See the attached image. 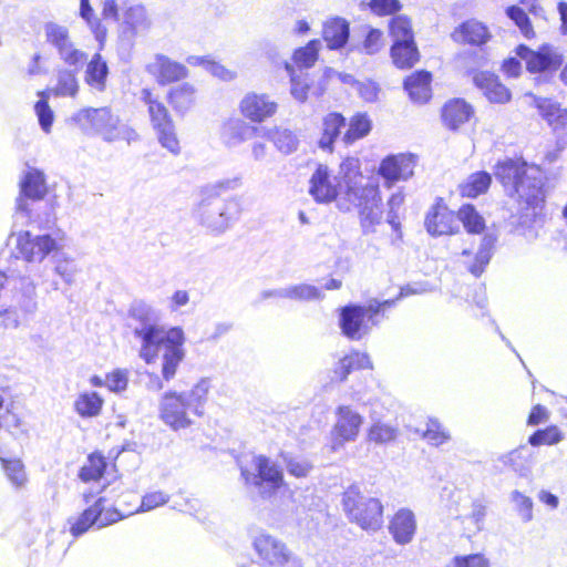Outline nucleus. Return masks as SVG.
Here are the masks:
<instances>
[{
	"label": "nucleus",
	"instance_id": "obj_60",
	"mask_svg": "<svg viewBox=\"0 0 567 567\" xmlns=\"http://www.w3.org/2000/svg\"><path fill=\"white\" fill-rule=\"evenodd\" d=\"M529 451L525 446H519L502 456L501 461L511 466L515 472H523L527 467Z\"/></svg>",
	"mask_w": 567,
	"mask_h": 567
},
{
	"label": "nucleus",
	"instance_id": "obj_35",
	"mask_svg": "<svg viewBox=\"0 0 567 567\" xmlns=\"http://www.w3.org/2000/svg\"><path fill=\"white\" fill-rule=\"evenodd\" d=\"M104 497H99L93 505L85 508L81 515L71 524L70 533L74 537H80L85 534L93 525L97 524L104 512Z\"/></svg>",
	"mask_w": 567,
	"mask_h": 567
},
{
	"label": "nucleus",
	"instance_id": "obj_32",
	"mask_svg": "<svg viewBox=\"0 0 567 567\" xmlns=\"http://www.w3.org/2000/svg\"><path fill=\"white\" fill-rule=\"evenodd\" d=\"M535 106L537 107L542 117L548 123L554 131L563 130L567 125V109L551 100L545 97L535 99Z\"/></svg>",
	"mask_w": 567,
	"mask_h": 567
},
{
	"label": "nucleus",
	"instance_id": "obj_55",
	"mask_svg": "<svg viewBox=\"0 0 567 567\" xmlns=\"http://www.w3.org/2000/svg\"><path fill=\"white\" fill-rule=\"evenodd\" d=\"M90 466H83L80 471V478L84 482L97 481L105 472L106 462L102 454H91L89 456Z\"/></svg>",
	"mask_w": 567,
	"mask_h": 567
},
{
	"label": "nucleus",
	"instance_id": "obj_22",
	"mask_svg": "<svg viewBox=\"0 0 567 567\" xmlns=\"http://www.w3.org/2000/svg\"><path fill=\"white\" fill-rule=\"evenodd\" d=\"M278 104L267 94L247 93L240 102L241 114L255 123H261L277 112Z\"/></svg>",
	"mask_w": 567,
	"mask_h": 567
},
{
	"label": "nucleus",
	"instance_id": "obj_20",
	"mask_svg": "<svg viewBox=\"0 0 567 567\" xmlns=\"http://www.w3.org/2000/svg\"><path fill=\"white\" fill-rule=\"evenodd\" d=\"M45 176L38 168L29 169L20 181V196L17 199L18 213L29 216L28 200H41L47 195Z\"/></svg>",
	"mask_w": 567,
	"mask_h": 567
},
{
	"label": "nucleus",
	"instance_id": "obj_45",
	"mask_svg": "<svg viewBox=\"0 0 567 567\" xmlns=\"http://www.w3.org/2000/svg\"><path fill=\"white\" fill-rule=\"evenodd\" d=\"M168 102L177 113L185 114L194 103V87L188 83L173 87L168 93Z\"/></svg>",
	"mask_w": 567,
	"mask_h": 567
},
{
	"label": "nucleus",
	"instance_id": "obj_9",
	"mask_svg": "<svg viewBox=\"0 0 567 567\" xmlns=\"http://www.w3.org/2000/svg\"><path fill=\"white\" fill-rule=\"evenodd\" d=\"M379 323L377 305L348 303L339 309V327L350 340H361Z\"/></svg>",
	"mask_w": 567,
	"mask_h": 567
},
{
	"label": "nucleus",
	"instance_id": "obj_40",
	"mask_svg": "<svg viewBox=\"0 0 567 567\" xmlns=\"http://www.w3.org/2000/svg\"><path fill=\"white\" fill-rule=\"evenodd\" d=\"M284 69L289 75L290 93L292 97L299 103H305L308 100V93L311 87V81L307 72L297 71V69L289 61L284 62Z\"/></svg>",
	"mask_w": 567,
	"mask_h": 567
},
{
	"label": "nucleus",
	"instance_id": "obj_48",
	"mask_svg": "<svg viewBox=\"0 0 567 567\" xmlns=\"http://www.w3.org/2000/svg\"><path fill=\"white\" fill-rule=\"evenodd\" d=\"M324 298V293L310 284H298L287 287V299L300 302L319 301Z\"/></svg>",
	"mask_w": 567,
	"mask_h": 567
},
{
	"label": "nucleus",
	"instance_id": "obj_42",
	"mask_svg": "<svg viewBox=\"0 0 567 567\" xmlns=\"http://www.w3.org/2000/svg\"><path fill=\"white\" fill-rule=\"evenodd\" d=\"M492 184V175L486 171H480L471 174L467 179L460 185V193L463 197L476 198L485 194Z\"/></svg>",
	"mask_w": 567,
	"mask_h": 567
},
{
	"label": "nucleus",
	"instance_id": "obj_10",
	"mask_svg": "<svg viewBox=\"0 0 567 567\" xmlns=\"http://www.w3.org/2000/svg\"><path fill=\"white\" fill-rule=\"evenodd\" d=\"M71 120L85 134L100 135L106 142L120 138V117L107 106L82 109L73 114Z\"/></svg>",
	"mask_w": 567,
	"mask_h": 567
},
{
	"label": "nucleus",
	"instance_id": "obj_26",
	"mask_svg": "<svg viewBox=\"0 0 567 567\" xmlns=\"http://www.w3.org/2000/svg\"><path fill=\"white\" fill-rule=\"evenodd\" d=\"M372 362L367 353L352 351L342 357L332 369V382L343 383L349 374L362 369H371Z\"/></svg>",
	"mask_w": 567,
	"mask_h": 567
},
{
	"label": "nucleus",
	"instance_id": "obj_25",
	"mask_svg": "<svg viewBox=\"0 0 567 567\" xmlns=\"http://www.w3.org/2000/svg\"><path fill=\"white\" fill-rule=\"evenodd\" d=\"M389 532L396 544L411 543L416 532L414 513L409 508H400L390 520Z\"/></svg>",
	"mask_w": 567,
	"mask_h": 567
},
{
	"label": "nucleus",
	"instance_id": "obj_43",
	"mask_svg": "<svg viewBox=\"0 0 567 567\" xmlns=\"http://www.w3.org/2000/svg\"><path fill=\"white\" fill-rule=\"evenodd\" d=\"M321 42L318 39L310 40L305 47L297 48L292 53L293 66L297 71L308 70L315 65L319 58Z\"/></svg>",
	"mask_w": 567,
	"mask_h": 567
},
{
	"label": "nucleus",
	"instance_id": "obj_24",
	"mask_svg": "<svg viewBox=\"0 0 567 567\" xmlns=\"http://www.w3.org/2000/svg\"><path fill=\"white\" fill-rule=\"evenodd\" d=\"M474 115L473 106L464 99L454 97L444 103L441 110L443 124L451 131H457Z\"/></svg>",
	"mask_w": 567,
	"mask_h": 567
},
{
	"label": "nucleus",
	"instance_id": "obj_8",
	"mask_svg": "<svg viewBox=\"0 0 567 567\" xmlns=\"http://www.w3.org/2000/svg\"><path fill=\"white\" fill-rule=\"evenodd\" d=\"M252 470L240 467V476L245 484L254 487L262 498L272 496L284 484L282 468L266 455H255L251 460Z\"/></svg>",
	"mask_w": 567,
	"mask_h": 567
},
{
	"label": "nucleus",
	"instance_id": "obj_44",
	"mask_svg": "<svg viewBox=\"0 0 567 567\" xmlns=\"http://www.w3.org/2000/svg\"><path fill=\"white\" fill-rule=\"evenodd\" d=\"M457 223L461 221L468 234H482L485 229V219L477 212L473 204H464L455 215Z\"/></svg>",
	"mask_w": 567,
	"mask_h": 567
},
{
	"label": "nucleus",
	"instance_id": "obj_17",
	"mask_svg": "<svg viewBox=\"0 0 567 567\" xmlns=\"http://www.w3.org/2000/svg\"><path fill=\"white\" fill-rule=\"evenodd\" d=\"M44 32L47 41L58 50L60 58L66 64L78 68L85 61L86 54L73 47L65 27L47 22Z\"/></svg>",
	"mask_w": 567,
	"mask_h": 567
},
{
	"label": "nucleus",
	"instance_id": "obj_59",
	"mask_svg": "<svg viewBox=\"0 0 567 567\" xmlns=\"http://www.w3.org/2000/svg\"><path fill=\"white\" fill-rule=\"evenodd\" d=\"M39 125L44 133H50L54 121V114L48 101V96L41 94L40 100L34 105Z\"/></svg>",
	"mask_w": 567,
	"mask_h": 567
},
{
	"label": "nucleus",
	"instance_id": "obj_29",
	"mask_svg": "<svg viewBox=\"0 0 567 567\" xmlns=\"http://www.w3.org/2000/svg\"><path fill=\"white\" fill-rule=\"evenodd\" d=\"M431 81L429 71L417 70L404 80L403 87L413 102L426 103L431 99Z\"/></svg>",
	"mask_w": 567,
	"mask_h": 567
},
{
	"label": "nucleus",
	"instance_id": "obj_51",
	"mask_svg": "<svg viewBox=\"0 0 567 567\" xmlns=\"http://www.w3.org/2000/svg\"><path fill=\"white\" fill-rule=\"evenodd\" d=\"M564 439V434L556 425H549L545 429L536 430L529 437L528 443L533 446H540L544 444L554 445Z\"/></svg>",
	"mask_w": 567,
	"mask_h": 567
},
{
	"label": "nucleus",
	"instance_id": "obj_38",
	"mask_svg": "<svg viewBox=\"0 0 567 567\" xmlns=\"http://www.w3.org/2000/svg\"><path fill=\"white\" fill-rule=\"evenodd\" d=\"M210 390V380L202 378L189 391H182V398L186 402L189 412L196 416L204 415L205 404Z\"/></svg>",
	"mask_w": 567,
	"mask_h": 567
},
{
	"label": "nucleus",
	"instance_id": "obj_53",
	"mask_svg": "<svg viewBox=\"0 0 567 567\" xmlns=\"http://www.w3.org/2000/svg\"><path fill=\"white\" fill-rule=\"evenodd\" d=\"M272 141L277 150L285 155L295 153L299 146L297 135L288 128L277 130L272 136Z\"/></svg>",
	"mask_w": 567,
	"mask_h": 567
},
{
	"label": "nucleus",
	"instance_id": "obj_3",
	"mask_svg": "<svg viewBox=\"0 0 567 567\" xmlns=\"http://www.w3.org/2000/svg\"><path fill=\"white\" fill-rule=\"evenodd\" d=\"M361 176H348L344 179V197L338 202L341 212H350L351 207L359 209L361 231L364 236L374 234L375 227L382 223V198L378 185H361Z\"/></svg>",
	"mask_w": 567,
	"mask_h": 567
},
{
	"label": "nucleus",
	"instance_id": "obj_7",
	"mask_svg": "<svg viewBox=\"0 0 567 567\" xmlns=\"http://www.w3.org/2000/svg\"><path fill=\"white\" fill-rule=\"evenodd\" d=\"M389 33L393 43L390 55L399 69H411L420 60V52L414 40L411 20L403 14L394 16L389 21Z\"/></svg>",
	"mask_w": 567,
	"mask_h": 567
},
{
	"label": "nucleus",
	"instance_id": "obj_57",
	"mask_svg": "<svg viewBox=\"0 0 567 567\" xmlns=\"http://www.w3.org/2000/svg\"><path fill=\"white\" fill-rule=\"evenodd\" d=\"M54 91L56 95L74 96L79 91V83L75 71L60 70L58 73V84Z\"/></svg>",
	"mask_w": 567,
	"mask_h": 567
},
{
	"label": "nucleus",
	"instance_id": "obj_11",
	"mask_svg": "<svg viewBox=\"0 0 567 567\" xmlns=\"http://www.w3.org/2000/svg\"><path fill=\"white\" fill-rule=\"evenodd\" d=\"M19 291L13 293L12 302L0 307V317L4 328H18L21 320L31 316L37 310V293L33 281L23 276L19 280Z\"/></svg>",
	"mask_w": 567,
	"mask_h": 567
},
{
	"label": "nucleus",
	"instance_id": "obj_6",
	"mask_svg": "<svg viewBox=\"0 0 567 567\" xmlns=\"http://www.w3.org/2000/svg\"><path fill=\"white\" fill-rule=\"evenodd\" d=\"M342 506L350 522L364 530H378L383 524V504L378 497L367 496L357 484L342 494Z\"/></svg>",
	"mask_w": 567,
	"mask_h": 567
},
{
	"label": "nucleus",
	"instance_id": "obj_47",
	"mask_svg": "<svg viewBox=\"0 0 567 567\" xmlns=\"http://www.w3.org/2000/svg\"><path fill=\"white\" fill-rule=\"evenodd\" d=\"M103 403L97 392H85L75 400L74 409L82 417H94L101 413Z\"/></svg>",
	"mask_w": 567,
	"mask_h": 567
},
{
	"label": "nucleus",
	"instance_id": "obj_58",
	"mask_svg": "<svg viewBox=\"0 0 567 567\" xmlns=\"http://www.w3.org/2000/svg\"><path fill=\"white\" fill-rule=\"evenodd\" d=\"M405 199L404 194L401 190L393 193L388 199V214L386 223L392 227L394 231H400L401 223L399 216V209L403 205Z\"/></svg>",
	"mask_w": 567,
	"mask_h": 567
},
{
	"label": "nucleus",
	"instance_id": "obj_4",
	"mask_svg": "<svg viewBox=\"0 0 567 567\" xmlns=\"http://www.w3.org/2000/svg\"><path fill=\"white\" fill-rule=\"evenodd\" d=\"M17 258L27 262H41L45 257L51 256L55 266L54 272L71 286L78 272L74 261L66 257L61 250L56 239L50 234L32 235L31 231H20L16 238Z\"/></svg>",
	"mask_w": 567,
	"mask_h": 567
},
{
	"label": "nucleus",
	"instance_id": "obj_63",
	"mask_svg": "<svg viewBox=\"0 0 567 567\" xmlns=\"http://www.w3.org/2000/svg\"><path fill=\"white\" fill-rule=\"evenodd\" d=\"M3 470L9 481L16 486H22L25 482L24 466L20 460H3Z\"/></svg>",
	"mask_w": 567,
	"mask_h": 567
},
{
	"label": "nucleus",
	"instance_id": "obj_34",
	"mask_svg": "<svg viewBox=\"0 0 567 567\" xmlns=\"http://www.w3.org/2000/svg\"><path fill=\"white\" fill-rule=\"evenodd\" d=\"M109 74L107 62L100 53H95L86 64L84 81L91 89L104 92Z\"/></svg>",
	"mask_w": 567,
	"mask_h": 567
},
{
	"label": "nucleus",
	"instance_id": "obj_5",
	"mask_svg": "<svg viewBox=\"0 0 567 567\" xmlns=\"http://www.w3.org/2000/svg\"><path fill=\"white\" fill-rule=\"evenodd\" d=\"M494 175L509 196L528 200L542 199V189L545 188L542 174L538 169L528 168L525 159L507 157L498 161Z\"/></svg>",
	"mask_w": 567,
	"mask_h": 567
},
{
	"label": "nucleus",
	"instance_id": "obj_13",
	"mask_svg": "<svg viewBox=\"0 0 567 567\" xmlns=\"http://www.w3.org/2000/svg\"><path fill=\"white\" fill-rule=\"evenodd\" d=\"M361 176L360 173H353L348 168L342 176V179L337 185L332 184L331 175L328 166L319 164L312 173L309 181V194L318 204H330L339 202L344 197L346 184L344 179L348 176Z\"/></svg>",
	"mask_w": 567,
	"mask_h": 567
},
{
	"label": "nucleus",
	"instance_id": "obj_23",
	"mask_svg": "<svg viewBox=\"0 0 567 567\" xmlns=\"http://www.w3.org/2000/svg\"><path fill=\"white\" fill-rule=\"evenodd\" d=\"M473 82L491 103L504 104L511 101L512 93L498 79L488 71H478L473 75Z\"/></svg>",
	"mask_w": 567,
	"mask_h": 567
},
{
	"label": "nucleus",
	"instance_id": "obj_46",
	"mask_svg": "<svg viewBox=\"0 0 567 567\" xmlns=\"http://www.w3.org/2000/svg\"><path fill=\"white\" fill-rule=\"evenodd\" d=\"M360 32L363 35V41L355 49L360 53L368 55L377 54L383 47V32L371 25H361Z\"/></svg>",
	"mask_w": 567,
	"mask_h": 567
},
{
	"label": "nucleus",
	"instance_id": "obj_50",
	"mask_svg": "<svg viewBox=\"0 0 567 567\" xmlns=\"http://www.w3.org/2000/svg\"><path fill=\"white\" fill-rule=\"evenodd\" d=\"M360 8L362 10L369 9L378 17H384L396 14L402 4L400 0H363L360 2Z\"/></svg>",
	"mask_w": 567,
	"mask_h": 567
},
{
	"label": "nucleus",
	"instance_id": "obj_1",
	"mask_svg": "<svg viewBox=\"0 0 567 567\" xmlns=\"http://www.w3.org/2000/svg\"><path fill=\"white\" fill-rule=\"evenodd\" d=\"M130 318L136 322L133 333L141 341L140 357L145 363L152 364L164 349L162 378L167 382L174 379L186 355L184 330L178 326L166 328L159 324L158 312L144 301L132 305Z\"/></svg>",
	"mask_w": 567,
	"mask_h": 567
},
{
	"label": "nucleus",
	"instance_id": "obj_33",
	"mask_svg": "<svg viewBox=\"0 0 567 567\" xmlns=\"http://www.w3.org/2000/svg\"><path fill=\"white\" fill-rule=\"evenodd\" d=\"M322 35L329 49L340 50L344 48L349 41L350 24L343 18H333L324 23Z\"/></svg>",
	"mask_w": 567,
	"mask_h": 567
},
{
	"label": "nucleus",
	"instance_id": "obj_39",
	"mask_svg": "<svg viewBox=\"0 0 567 567\" xmlns=\"http://www.w3.org/2000/svg\"><path fill=\"white\" fill-rule=\"evenodd\" d=\"M155 68L157 82L162 85L179 81L187 76V69L182 63L175 62L164 54L156 55Z\"/></svg>",
	"mask_w": 567,
	"mask_h": 567
},
{
	"label": "nucleus",
	"instance_id": "obj_64",
	"mask_svg": "<svg viewBox=\"0 0 567 567\" xmlns=\"http://www.w3.org/2000/svg\"><path fill=\"white\" fill-rule=\"evenodd\" d=\"M453 567H489L482 554L457 555L453 557Z\"/></svg>",
	"mask_w": 567,
	"mask_h": 567
},
{
	"label": "nucleus",
	"instance_id": "obj_41",
	"mask_svg": "<svg viewBox=\"0 0 567 567\" xmlns=\"http://www.w3.org/2000/svg\"><path fill=\"white\" fill-rule=\"evenodd\" d=\"M372 121L367 113L358 112L349 121L348 128L342 136L346 145L365 137L372 130Z\"/></svg>",
	"mask_w": 567,
	"mask_h": 567
},
{
	"label": "nucleus",
	"instance_id": "obj_54",
	"mask_svg": "<svg viewBox=\"0 0 567 567\" xmlns=\"http://www.w3.org/2000/svg\"><path fill=\"white\" fill-rule=\"evenodd\" d=\"M187 62L192 65H203L214 76L223 81H231L235 79V72L227 70L224 65L208 60L206 56H189Z\"/></svg>",
	"mask_w": 567,
	"mask_h": 567
},
{
	"label": "nucleus",
	"instance_id": "obj_12",
	"mask_svg": "<svg viewBox=\"0 0 567 567\" xmlns=\"http://www.w3.org/2000/svg\"><path fill=\"white\" fill-rule=\"evenodd\" d=\"M515 52L525 61L526 70L529 73H538L545 80L558 71L564 62L563 54L548 43L540 45L537 50H532L526 44H519Z\"/></svg>",
	"mask_w": 567,
	"mask_h": 567
},
{
	"label": "nucleus",
	"instance_id": "obj_27",
	"mask_svg": "<svg viewBox=\"0 0 567 567\" xmlns=\"http://www.w3.org/2000/svg\"><path fill=\"white\" fill-rule=\"evenodd\" d=\"M451 38L463 44L483 45L489 39V32L485 24L471 19L462 22L451 34Z\"/></svg>",
	"mask_w": 567,
	"mask_h": 567
},
{
	"label": "nucleus",
	"instance_id": "obj_37",
	"mask_svg": "<svg viewBox=\"0 0 567 567\" xmlns=\"http://www.w3.org/2000/svg\"><path fill=\"white\" fill-rule=\"evenodd\" d=\"M497 243V235L495 233H485L478 250L475 255L474 261L467 267V270L476 278L485 271V268L489 264L493 255L495 245Z\"/></svg>",
	"mask_w": 567,
	"mask_h": 567
},
{
	"label": "nucleus",
	"instance_id": "obj_62",
	"mask_svg": "<svg viewBox=\"0 0 567 567\" xmlns=\"http://www.w3.org/2000/svg\"><path fill=\"white\" fill-rule=\"evenodd\" d=\"M511 502L514 504L515 509L524 523L533 519V501L530 497L524 495L519 491L511 493Z\"/></svg>",
	"mask_w": 567,
	"mask_h": 567
},
{
	"label": "nucleus",
	"instance_id": "obj_36",
	"mask_svg": "<svg viewBox=\"0 0 567 567\" xmlns=\"http://www.w3.org/2000/svg\"><path fill=\"white\" fill-rule=\"evenodd\" d=\"M546 198L545 188L542 189V199L528 200L527 198H518L522 205L518 215L516 217L517 228L522 227L525 229L532 228L535 224L542 219V212L544 208Z\"/></svg>",
	"mask_w": 567,
	"mask_h": 567
},
{
	"label": "nucleus",
	"instance_id": "obj_14",
	"mask_svg": "<svg viewBox=\"0 0 567 567\" xmlns=\"http://www.w3.org/2000/svg\"><path fill=\"white\" fill-rule=\"evenodd\" d=\"M337 421L330 432V451L338 452L346 443L354 442L359 435L363 417L349 405L336 410Z\"/></svg>",
	"mask_w": 567,
	"mask_h": 567
},
{
	"label": "nucleus",
	"instance_id": "obj_16",
	"mask_svg": "<svg viewBox=\"0 0 567 567\" xmlns=\"http://www.w3.org/2000/svg\"><path fill=\"white\" fill-rule=\"evenodd\" d=\"M424 227L432 237L454 235L460 231L455 214L449 209L441 197L427 210Z\"/></svg>",
	"mask_w": 567,
	"mask_h": 567
},
{
	"label": "nucleus",
	"instance_id": "obj_31",
	"mask_svg": "<svg viewBox=\"0 0 567 567\" xmlns=\"http://www.w3.org/2000/svg\"><path fill=\"white\" fill-rule=\"evenodd\" d=\"M252 546L259 558L267 563L269 567H272L280 559V556H285L289 551L282 542L268 534H260L255 537Z\"/></svg>",
	"mask_w": 567,
	"mask_h": 567
},
{
	"label": "nucleus",
	"instance_id": "obj_49",
	"mask_svg": "<svg viewBox=\"0 0 567 567\" xmlns=\"http://www.w3.org/2000/svg\"><path fill=\"white\" fill-rule=\"evenodd\" d=\"M505 13L509 20L514 22V24L519 29L520 33L526 39H532L535 35L534 28L532 25V21L527 16L526 11L519 7L518 4L508 6L505 10Z\"/></svg>",
	"mask_w": 567,
	"mask_h": 567
},
{
	"label": "nucleus",
	"instance_id": "obj_19",
	"mask_svg": "<svg viewBox=\"0 0 567 567\" xmlns=\"http://www.w3.org/2000/svg\"><path fill=\"white\" fill-rule=\"evenodd\" d=\"M151 24L144 6L135 4L127 8L124 12L120 49L130 52L134 47L136 35L148 31Z\"/></svg>",
	"mask_w": 567,
	"mask_h": 567
},
{
	"label": "nucleus",
	"instance_id": "obj_18",
	"mask_svg": "<svg viewBox=\"0 0 567 567\" xmlns=\"http://www.w3.org/2000/svg\"><path fill=\"white\" fill-rule=\"evenodd\" d=\"M415 163L413 154H391L381 161L378 174L383 178L384 186L391 188L395 183L413 176Z\"/></svg>",
	"mask_w": 567,
	"mask_h": 567
},
{
	"label": "nucleus",
	"instance_id": "obj_56",
	"mask_svg": "<svg viewBox=\"0 0 567 567\" xmlns=\"http://www.w3.org/2000/svg\"><path fill=\"white\" fill-rule=\"evenodd\" d=\"M398 436V429L383 423V422H374L369 429L368 437L371 442L375 444H385L394 441Z\"/></svg>",
	"mask_w": 567,
	"mask_h": 567
},
{
	"label": "nucleus",
	"instance_id": "obj_52",
	"mask_svg": "<svg viewBox=\"0 0 567 567\" xmlns=\"http://www.w3.org/2000/svg\"><path fill=\"white\" fill-rule=\"evenodd\" d=\"M280 457L282 458L288 474L302 478L307 477L313 468L311 462L290 455L289 453L281 452Z\"/></svg>",
	"mask_w": 567,
	"mask_h": 567
},
{
	"label": "nucleus",
	"instance_id": "obj_21",
	"mask_svg": "<svg viewBox=\"0 0 567 567\" xmlns=\"http://www.w3.org/2000/svg\"><path fill=\"white\" fill-rule=\"evenodd\" d=\"M150 115L161 145L173 154H178L179 142L175 134L174 123L165 105L163 103H152Z\"/></svg>",
	"mask_w": 567,
	"mask_h": 567
},
{
	"label": "nucleus",
	"instance_id": "obj_30",
	"mask_svg": "<svg viewBox=\"0 0 567 567\" xmlns=\"http://www.w3.org/2000/svg\"><path fill=\"white\" fill-rule=\"evenodd\" d=\"M257 133L255 126L240 118H230L224 123L220 132L223 143L228 147H235L240 143L252 138Z\"/></svg>",
	"mask_w": 567,
	"mask_h": 567
},
{
	"label": "nucleus",
	"instance_id": "obj_61",
	"mask_svg": "<svg viewBox=\"0 0 567 567\" xmlns=\"http://www.w3.org/2000/svg\"><path fill=\"white\" fill-rule=\"evenodd\" d=\"M423 436L435 446H440L451 439L450 433L444 430L436 419H429Z\"/></svg>",
	"mask_w": 567,
	"mask_h": 567
},
{
	"label": "nucleus",
	"instance_id": "obj_2",
	"mask_svg": "<svg viewBox=\"0 0 567 567\" xmlns=\"http://www.w3.org/2000/svg\"><path fill=\"white\" fill-rule=\"evenodd\" d=\"M240 185V178H227L203 189V198L197 206L199 224L210 234L218 236L230 229L239 219L241 205L236 196H223V190H233Z\"/></svg>",
	"mask_w": 567,
	"mask_h": 567
},
{
	"label": "nucleus",
	"instance_id": "obj_28",
	"mask_svg": "<svg viewBox=\"0 0 567 567\" xmlns=\"http://www.w3.org/2000/svg\"><path fill=\"white\" fill-rule=\"evenodd\" d=\"M347 125V118L339 112H330L322 118L321 137L318 141L320 150L332 153L334 143Z\"/></svg>",
	"mask_w": 567,
	"mask_h": 567
},
{
	"label": "nucleus",
	"instance_id": "obj_15",
	"mask_svg": "<svg viewBox=\"0 0 567 567\" xmlns=\"http://www.w3.org/2000/svg\"><path fill=\"white\" fill-rule=\"evenodd\" d=\"M158 410L159 419L174 431L189 427L193 424L187 415L189 409L181 392H165L161 398Z\"/></svg>",
	"mask_w": 567,
	"mask_h": 567
}]
</instances>
